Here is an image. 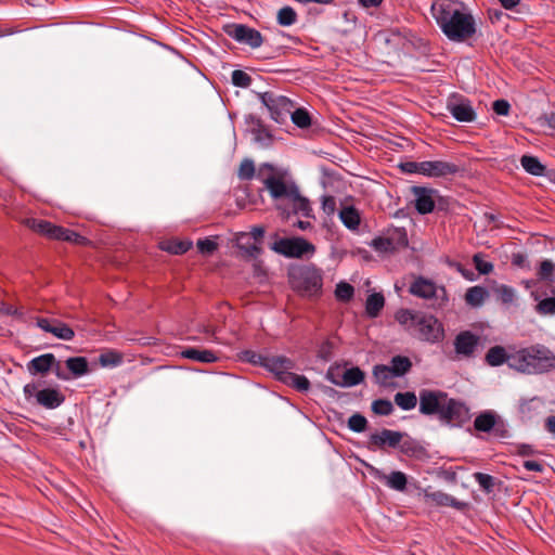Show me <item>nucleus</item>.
<instances>
[{
    "mask_svg": "<svg viewBox=\"0 0 555 555\" xmlns=\"http://www.w3.org/2000/svg\"><path fill=\"white\" fill-rule=\"evenodd\" d=\"M257 179L263 183L275 208L284 217H313L310 201L301 195L297 183L292 178L276 172L271 164L264 163L259 167Z\"/></svg>",
    "mask_w": 555,
    "mask_h": 555,
    "instance_id": "nucleus-1",
    "label": "nucleus"
},
{
    "mask_svg": "<svg viewBox=\"0 0 555 555\" xmlns=\"http://www.w3.org/2000/svg\"><path fill=\"white\" fill-rule=\"evenodd\" d=\"M431 13L442 34L450 41L464 42L476 34V21L461 1L435 0Z\"/></svg>",
    "mask_w": 555,
    "mask_h": 555,
    "instance_id": "nucleus-2",
    "label": "nucleus"
},
{
    "mask_svg": "<svg viewBox=\"0 0 555 555\" xmlns=\"http://www.w3.org/2000/svg\"><path fill=\"white\" fill-rule=\"evenodd\" d=\"M511 369L526 374H543L555 369V353L544 345H534L512 353Z\"/></svg>",
    "mask_w": 555,
    "mask_h": 555,
    "instance_id": "nucleus-3",
    "label": "nucleus"
},
{
    "mask_svg": "<svg viewBox=\"0 0 555 555\" xmlns=\"http://www.w3.org/2000/svg\"><path fill=\"white\" fill-rule=\"evenodd\" d=\"M293 289L306 298H319L323 293L324 273L317 266L309 263L298 266L289 271Z\"/></svg>",
    "mask_w": 555,
    "mask_h": 555,
    "instance_id": "nucleus-4",
    "label": "nucleus"
},
{
    "mask_svg": "<svg viewBox=\"0 0 555 555\" xmlns=\"http://www.w3.org/2000/svg\"><path fill=\"white\" fill-rule=\"evenodd\" d=\"M409 292L416 297L431 300L434 308H442L449 300L444 286L437 285L423 276H418L411 283Z\"/></svg>",
    "mask_w": 555,
    "mask_h": 555,
    "instance_id": "nucleus-5",
    "label": "nucleus"
},
{
    "mask_svg": "<svg viewBox=\"0 0 555 555\" xmlns=\"http://www.w3.org/2000/svg\"><path fill=\"white\" fill-rule=\"evenodd\" d=\"M411 334L420 340L429 344H437L443 339L444 328L436 317L418 312V317H416V322Z\"/></svg>",
    "mask_w": 555,
    "mask_h": 555,
    "instance_id": "nucleus-6",
    "label": "nucleus"
},
{
    "mask_svg": "<svg viewBox=\"0 0 555 555\" xmlns=\"http://www.w3.org/2000/svg\"><path fill=\"white\" fill-rule=\"evenodd\" d=\"M258 99L276 122H284L295 107V103L289 98L275 91L258 93Z\"/></svg>",
    "mask_w": 555,
    "mask_h": 555,
    "instance_id": "nucleus-7",
    "label": "nucleus"
},
{
    "mask_svg": "<svg viewBox=\"0 0 555 555\" xmlns=\"http://www.w3.org/2000/svg\"><path fill=\"white\" fill-rule=\"evenodd\" d=\"M271 249L287 258H301L315 251L314 245L302 237L279 238L272 244Z\"/></svg>",
    "mask_w": 555,
    "mask_h": 555,
    "instance_id": "nucleus-8",
    "label": "nucleus"
},
{
    "mask_svg": "<svg viewBox=\"0 0 555 555\" xmlns=\"http://www.w3.org/2000/svg\"><path fill=\"white\" fill-rule=\"evenodd\" d=\"M470 418L469 408L462 401L448 398L438 420L449 426H462Z\"/></svg>",
    "mask_w": 555,
    "mask_h": 555,
    "instance_id": "nucleus-9",
    "label": "nucleus"
},
{
    "mask_svg": "<svg viewBox=\"0 0 555 555\" xmlns=\"http://www.w3.org/2000/svg\"><path fill=\"white\" fill-rule=\"evenodd\" d=\"M446 107L459 122H472L477 118L472 102L461 94L452 93L447 100Z\"/></svg>",
    "mask_w": 555,
    "mask_h": 555,
    "instance_id": "nucleus-10",
    "label": "nucleus"
},
{
    "mask_svg": "<svg viewBox=\"0 0 555 555\" xmlns=\"http://www.w3.org/2000/svg\"><path fill=\"white\" fill-rule=\"evenodd\" d=\"M449 396L442 390L422 389L418 393L420 413L439 416Z\"/></svg>",
    "mask_w": 555,
    "mask_h": 555,
    "instance_id": "nucleus-11",
    "label": "nucleus"
},
{
    "mask_svg": "<svg viewBox=\"0 0 555 555\" xmlns=\"http://www.w3.org/2000/svg\"><path fill=\"white\" fill-rule=\"evenodd\" d=\"M480 343L479 336L470 331L460 332L454 340V356L453 360L472 359L475 357Z\"/></svg>",
    "mask_w": 555,
    "mask_h": 555,
    "instance_id": "nucleus-12",
    "label": "nucleus"
},
{
    "mask_svg": "<svg viewBox=\"0 0 555 555\" xmlns=\"http://www.w3.org/2000/svg\"><path fill=\"white\" fill-rule=\"evenodd\" d=\"M228 35L235 41L247 44L253 49L259 48L263 42L261 34L257 29L244 24L230 26Z\"/></svg>",
    "mask_w": 555,
    "mask_h": 555,
    "instance_id": "nucleus-13",
    "label": "nucleus"
},
{
    "mask_svg": "<svg viewBox=\"0 0 555 555\" xmlns=\"http://www.w3.org/2000/svg\"><path fill=\"white\" fill-rule=\"evenodd\" d=\"M36 325L41 331L52 334L57 339L72 340L75 337L74 330L57 319L38 318Z\"/></svg>",
    "mask_w": 555,
    "mask_h": 555,
    "instance_id": "nucleus-14",
    "label": "nucleus"
},
{
    "mask_svg": "<svg viewBox=\"0 0 555 555\" xmlns=\"http://www.w3.org/2000/svg\"><path fill=\"white\" fill-rule=\"evenodd\" d=\"M423 176L428 178H443L454 176L460 171L456 164L444 160H424Z\"/></svg>",
    "mask_w": 555,
    "mask_h": 555,
    "instance_id": "nucleus-15",
    "label": "nucleus"
},
{
    "mask_svg": "<svg viewBox=\"0 0 555 555\" xmlns=\"http://www.w3.org/2000/svg\"><path fill=\"white\" fill-rule=\"evenodd\" d=\"M327 379L340 387H352L361 384L364 379V373L359 367L347 369L338 378V370L330 369L326 374Z\"/></svg>",
    "mask_w": 555,
    "mask_h": 555,
    "instance_id": "nucleus-16",
    "label": "nucleus"
},
{
    "mask_svg": "<svg viewBox=\"0 0 555 555\" xmlns=\"http://www.w3.org/2000/svg\"><path fill=\"white\" fill-rule=\"evenodd\" d=\"M68 373L61 370L57 365L55 375L63 380H68L72 377L77 378L86 375L89 372L88 361L85 357H72L65 361Z\"/></svg>",
    "mask_w": 555,
    "mask_h": 555,
    "instance_id": "nucleus-17",
    "label": "nucleus"
},
{
    "mask_svg": "<svg viewBox=\"0 0 555 555\" xmlns=\"http://www.w3.org/2000/svg\"><path fill=\"white\" fill-rule=\"evenodd\" d=\"M294 366V362L284 356H268L263 363V367L273 373L282 383L285 382L286 375L291 374Z\"/></svg>",
    "mask_w": 555,
    "mask_h": 555,
    "instance_id": "nucleus-18",
    "label": "nucleus"
},
{
    "mask_svg": "<svg viewBox=\"0 0 555 555\" xmlns=\"http://www.w3.org/2000/svg\"><path fill=\"white\" fill-rule=\"evenodd\" d=\"M550 297H543L547 294V292H541L539 288H535L531 292V296L538 305L535 306V311L541 315H555V287H548Z\"/></svg>",
    "mask_w": 555,
    "mask_h": 555,
    "instance_id": "nucleus-19",
    "label": "nucleus"
},
{
    "mask_svg": "<svg viewBox=\"0 0 555 555\" xmlns=\"http://www.w3.org/2000/svg\"><path fill=\"white\" fill-rule=\"evenodd\" d=\"M413 194L415 195V209L421 215L430 214L435 208V201L433 194L435 190L424 186H413Z\"/></svg>",
    "mask_w": 555,
    "mask_h": 555,
    "instance_id": "nucleus-20",
    "label": "nucleus"
},
{
    "mask_svg": "<svg viewBox=\"0 0 555 555\" xmlns=\"http://www.w3.org/2000/svg\"><path fill=\"white\" fill-rule=\"evenodd\" d=\"M64 400V396L54 388H44L36 393V402L50 410L59 408Z\"/></svg>",
    "mask_w": 555,
    "mask_h": 555,
    "instance_id": "nucleus-21",
    "label": "nucleus"
},
{
    "mask_svg": "<svg viewBox=\"0 0 555 555\" xmlns=\"http://www.w3.org/2000/svg\"><path fill=\"white\" fill-rule=\"evenodd\" d=\"M402 439L400 431L383 429L379 433L370 436V442L375 447L383 448L385 446L396 448Z\"/></svg>",
    "mask_w": 555,
    "mask_h": 555,
    "instance_id": "nucleus-22",
    "label": "nucleus"
},
{
    "mask_svg": "<svg viewBox=\"0 0 555 555\" xmlns=\"http://www.w3.org/2000/svg\"><path fill=\"white\" fill-rule=\"evenodd\" d=\"M55 363V357L52 353H44L34 358L27 364L28 372L33 375L44 374L49 372Z\"/></svg>",
    "mask_w": 555,
    "mask_h": 555,
    "instance_id": "nucleus-23",
    "label": "nucleus"
},
{
    "mask_svg": "<svg viewBox=\"0 0 555 555\" xmlns=\"http://www.w3.org/2000/svg\"><path fill=\"white\" fill-rule=\"evenodd\" d=\"M388 488L396 491H404L408 485L406 475L402 472L395 470L388 475H376Z\"/></svg>",
    "mask_w": 555,
    "mask_h": 555,
    "instance_id": "nucleus-24",
    "label": "nucleus"
},
{
    "mask_svg": "<svg viewBox=\"0 0 555 555\" xmlns=\"http://www.w3.org/2000/svg\"><path fill=\"white\" fill-rule=\"evenodd\" d=\"M499 416L495 412L487 410L478 414L474 421V428L481 433H491Z\"/></svg>",
    "mask_w": 555,
    "mask_h": 555,
    "instance_id": "nucleus-25",
    "label": "nucleus"
},
{
    "mask_svg": "<svg viewBox=\"0 0 555 555\" xmlns=\"http://www.w3.org/2000/svg\"><path fill=\"white\" fill-rule=\"evenodd\" d=\"M181 356L185 359L202 363H214L218 360V357L215 352L207 349H197L193 347L183 349L181 351Z\"/></svg>",
    "mask_w": 555,
    "mask_h": 555,
    "instance_id": "nucleus-26",
    "label": "nucleus"
},
{
    "mask_svg": "<svg viewBox=\"0 0 555 555\" xmlns=\"http://www.w3.org/2000/svg\"><path fill=\"white\" fill-rule=\"evenodd\" d=\"M511 358L512 353L508 354L505 348L501 346L491 347L486 354V361L491 366H499L503 363H507L511 367Z\"/></svg>",
    "mask_w": 555,
    "mask_h": 555,
    "instance_id": "nucleus-27",
    "label": "nucleus"
},
{
    "mask_svg": "<svg viewBox=\"0 0 555 555\" xmlns=\"http://www.w3.org/2000/svg\"><path fill=\"white\" fill-rule=\"evenodd\" d=\"M385 306V297L380 293H373L367 296L365 301V312L367 317L377 318Z\"/></svg>",
    "mask_w": 555,
    "mask_h": 555,
    "instance_id": "nucleus-28",
    "label": "nucleus"
},
{
    "mask_svg": "<svg viewBox=\"0 0 555 555\" xmlns=\"http://www.w3.org/2000/svg\"><path fill=\"white\" fill-rule=\"evenodd\" d=\"M489 293L488 291L482 286H473L469 287L466 291L465 294V301L467 305L472 307H481L485 302V300L488 298Z\"/></svg>",
    "mask_w": 555,
    "mask_h": 555,
    "instance_id": "nucleus-29",
    "label": "nucleus"
},
{
    "mask_svg": "<svg viewBox=\"0 0 555 555\" xmlns=\"http://www.w3.org/2000/svg\"><path fill=\"white\" fill-rule=\"evenodd\" d=\"M50 238L74 243H80L85 240V237L78 233L55 224H53L52 231L50 232Z\"/></svg>",
    "mask_w": 555,
    "mask_h": 555,
    "instance_id": "nucleus-30",
    "label": "nucleus"
},
{
    "mask_svg": "<svg viewBox=\"0 0 555 555\" xmlns=\"http://www.w3.org/2000/svg\"><path fill=\"white\" fill-rule=\"evenodd\" d=\"M388 366L395 377H400L411 370L412 362L408 357L396 356L391 359L390 364Z\"/></svg>",
    "mask_w": 555,
    "mask_h": 555,
    "instance_id": "nucleus-31",
    "label": "nucleus"
},
{
    "mask_svg": "<svg viewBox=\"0 0 555 555\" xmlns=\"http://www.w3.org/2000/svg\"><path fill=\"white\" fill-rule=\"evenodd\" d=\"M339 217L344 225L350 230L358 229L360 224V215L354 207H345L340 210Z\"/></svg>",
    "mask_w": 555,
    "mask_h": 555,
    "instance_id": "nucleus-32",
    "label": "nucleus"
},
{
    "mask_svg": "<svg viewBox=\"0 0 555 555\" xmlns=\"http://www.w3.org/2000/svg\"><path fill=\"white\" fill-rule=\"evenodd\" d=\"M237 247L244 251L248 258H257L261 251V248L249 241L247 233H241L237 237Z\"/></svg>",
    "mask_w": 555,
    "mask_h": 555,
    "instance_id": "nucleus-33",
    "label": "nucleus"
},
{
    "mask_svg": "<svg viewBox=\"0 0 555 555\" xmlns=\"http://www.w3.org/2000/svg\"><path fill=\"white\" fill-rule=\"evenodd\" d=\"M418 312L420 311L400 309L396 312L395 319L400 325L404 326L405 330L411 333L415 325L416 317H418Z\"/></svg>",
    "mask_w": 555,
    "mask_h": 555,
    "instance_id": "nucleus-34",
    "label": "nucleus"
},
{
    "mask_svg": "<svg viewBox=\"0 0 555 555\" xmlns=\"http://www.w3.org/2000/svg\"><path fill=\"white\" fill-rule=\"evenodd\" d=\"M395 403L403 411L413 410L417 404V397L412 391L397 392L393 397Z\"/></svg>",
    "mask_w": 555,
    "mask_h": 555,
    "instance_id": "nucleus-35",
    "label": "nucleus"
},
{
    "mask_svg": "<svg viewBox=\"0 0 555 555\" xmlns=\"http://www.w3.org/2000/svg\"><path fill=\"white\" fill-rule=\"evenodd\" d=\"M520 164L528 173L533 176H543L545 171V167L534 156L524 155L520 158Z\"/></svg>",
    "mask_w": 555,
    "mask_h": 555,
    "instance_id": "nucleus-36",
    "label": "nucleus"
},
{
    "mask_svg": "<svg viewBox=\"0 0 555 555\" xmlns=\"http://www.w3.org/2000/svg\"><path fill=\"white\" fill-rule=\"evenodd\" d=\"M426 498L440 506H454L460 508L463 504L457 502L453 496L441 491L426 493Z\"/></svg>",
    "mask_w": 555,
    "mask_h": 555,
    "instance_id": "nucleus-37",
    "label": "nucleus"
},
{
    "mask_svg": "<svg viewBox=\"0 0 555 555\" xmlns=\"http://www.w3.org/2000/svg\"><path fill=\"white\" fill-rule=\"evenodd\" d=\"M102 367H117L122 363V354L116 350H107L99 356Z\"/></svg>",
    "mask_w": 555,
    "mask_h": 555,
    "instance_id": "nucleus-38",
    "label": "nucleus"
},
{
    "mask_svg": "<svg viewBox=\"0 0 555 555\" xmlns=\"http://www.w3.org/2000/svg\"><path fill=\"white\" fill-rule=\"evenodd\" d=\"M288 115L291 116L293 124L298 128L306 129L311 126V116L305 108L292 109Z\"/></svg>",
    "mask_w": 555,
    "mask_h": 555,
    "instance_id": "nucleus-39",
    "label": "nucleus"
},
{
    "mask_svg": "<svg viewBox=\"0 0 555 555\" xmlns=\"http://www.w3.org/2000/svg\"><path fill=\"white\" fill-rule=\"evenodd\" d=\"M538 278L539 281L553 283L555 281V263L548 259L543 260L538 269Z\"/></svg>",
    "mask_w": 555,
    "mask_h": 555,
    "instance_id": "nucleus-40",
    "label": "nucleus"
},
{
    "mask_svg": "<svg viewBox=\"0 0 555 555\" xmlns=\"http://www.w3.org/2000/svg\"><path fill=\"white\" fill-rule=\"evenodd\" d=\"M493 292L502 304L509 305L512 304L516 298V291L505 284L498 285L493 288Z\"/></svg>",
    "mask_w": 555,
    "mask_h": 555,
    "instance_id": "nucleus-41",
    "label": "nucleus"
},
{
    "mask_svg": "<svg viewBox=\"0 0 555 555\" xmlns=\"http://www.w3.org/2000/svg\"><path fill=\"white\" fill-rule=\"evenodd\" d=\"M334 294L338 301L348 302L353 298L354 287L347 282L340 281L336 284Z\"/></svg>",
    "mask_w": 555,
    "mask_h": 555,
    "instance_id": "nucleus-42",
    "label": "nucleus"
},
{
    "mask_svg": "<svg viewBox=\"0 0 555 555\" xmlns=\"http://www.w3.org/2000/svg\"><path fill=\"white\" fill-rule=\"evenodd\" d=\"M284 384L294 387L298 391H307L310 388V382L306 376L297 375L292 372L289 375H286Z\"/></svg>",
    "mask_w": 555,
    "mask_h": 555,
    "instance_id": "nucleus-43",
    "label": "nucleus"
},
{
    "mask_svg": "<svg viewBox=\"0 0 555 555\" xmlns=\"http://www.w3.org/2000/svg\"><path fill=\"white\" fill-rule=\"evenodd\" d=\"M276 20L281 26H292L297 21V14L293 8L283 7L279 10Z\"/></svg>",
    "mask_w": 555,
    "mask_h": 555,
    "instance_id": "nucleus-44",
    "label": "nucleus"
},
{
    "mask_svg": "<svg viewBox=\"0 0 555 555\" xmlns=\"http://www.w3.org/2000/svg\"><path fill=\"white\" fill-rule=\"evenodd\" d=\"M27 224L37 233H40L50 238V232L52 231L53 223L41 219H29Z\"/></svg>",
    "mask_w": 555,
    "mask_h": 555,
    "instance_id": "nucleus-45",
    "label": "nucleus"
},
{
    "mask_svg": "<svg viewBox=\"0 0 555 555\" xmlns=\"http://www.w3.org/2000/svg\"><path fill=\"white\" fill-rule=\"evenodd\" d=\"M372 411L375 414L387 416L393 412V405L387 399H377L372 402Z\"/></svg>",
    "mask_w": 555,
    "mask_h": 555,
    "instance_id": "nucleus-46",
    "label": "nucleus"
},
{
    "mask_svg": "<svg viewBox=\"0 0 555 555\" xmlns=\"http://www.w3.org/2000/svg\"><path fill=\"white\" fill-rule=\"evenodd\" d=\"M237 177L241 180H251L255 177V164L251 159H244L238 168Z\"/></svg>",
    "mask_w": 555,
    "mask_h": 555,
    "instance_id": "nucleus-47",
    "label": "nucleus"
},
{
    "mask_svg": "<svg viewBox=\"0 0 555 555\" xmlns=\"http://www.w3.org/2000/svg\"><path fill=\"white\" fill-rule=\"evenodd\" d=\"M366 425H367L366 418L359 413L352 414L348 420V427L350 430H352L354 433L364 431L366 428Z\"/></svg>",
    "mask_w": 555,
    "mask_h": 555,
    "instance_id": "nucleus-48",
    "label": "nucleus"
},
{
    "mask_svg": "<svg viewBox=\"0 0 555 555\" xmlns=\"http://www.w3.org/2000/svg\"><path fill=\"white\" fill-rule=\"evenodd\" d=\"M373 375L379 384H386L388 379L395 377L390 372L389 366L384 364L375 365L373 369Z\"/></svg>",
    "mask_w": 555,
    "mask_h": 555,
    "instance_id": "nucleus-49",
    "label": "nucleus"
},
{
    "mask_svg": "<svg viewBox=\"0 0 555 555\" xmlns=\"http://www.w3.org/2000/svg\"><path fill=\"white\" fill-rule=\"evenodd\" d=\"M474 479L479 485V487L486 492H491L493 490L494 478L491 475L483 473H475Z\"/></svg>",
    "mask_w": 555,
    "mask_h": 555,
    "instance_id": "nucleus-50",
    "label": "nucleus"
},
{
    "mask_svg": "<svg viewBox=\"0 0 555 555\" xmlns=\"http://www.w3.org/2000/svg\"><path fill=\"white\" fill-rule=\"evenodd\" d=\"M231 80L235 87L241 88H247L251 82L250 76L247 73L240 69H235L232 72Z\"/></svg>",
    "mask_w": 555,
    "mask_h": 555,
    "instance_id": "nucleus-51",
    "label": "nucleus"
},
{
    "mask_svg": "<svg viewBox=\"0 0 555 555\" xmlns=\"http://www.w3.org/2000/svg\"><path fill=\"white\" fill-rule=\"evenodd\" d=\"M475 268L481 274H489L493 270V264L483 259L481 254H476L473 257Z\"/></svg>",
    "mask_w": 555,
    "mask_h": 555,
    "instance_id": "nucleus-52",
    "label": "nucleus"
},
{
    "mask_svg": "<svg viewBox=\"0 0 555 555\" xmlns=\"http://www.w3.org/2000/svg\"><path fill=\"white\" fill-rule=\"evenodd\" d=\"M492 433L495 437L501 439H505L511 436L507 423L500 416L495 422V427L492 429Z\"/></svg>",
    "mask_w": 555,
    "mask_h": 555,
    "instance_id": "nucleus-53",
    "label": "nucleus"
},
{
    "mask_svg": "<svg viewBox=\"0 0 555 555\" xmlns=\"http://www.w3.org/2000/svg\"><path fill=\"white\" fill-rule=\"evenodd\" d=\"M196 245L203 254H212L218 248V244L210 238L198 240Z\"/></svg>",
    "mask_w": 555,
    "mask_h": 555,
    "instance_id": "nucleus-54",
    "label": "nucleus"
},
{
    "mask_svg": "<svg viewBox=\"0 0 555 555\" xmlns=\"http://www.w3.org/2000/svg\"><path fill=\"white\" fill-rule=\"evenodd\" d=\"M243 357L247 362L263 367L264 359H267L268 356H263L251 350H246L243 352Z\"/></svg>",
    "mask_w": 555,
    "mask_h": 555,
    "instance_id": "nucleus-55",
    "label": "nucleus"
},
{
    "mask_svg": "<svg viewBox=\"0 0 555 555\" xmlns=\"http://www.w3.org/2000/svg\"><path fill=\"white\" fill-rule=\"evenodd\" d=\"M254 139L262 146H269L271 144L272 137L267 130L257 129L254 130Z\"/></svg>",
    "mask_w": 555,
    "mask_h": 555,
    "instance_id": "nucleus-56",
    "label": "nucleus"
},
{
    "mask_svg": "<svg viewBox=\"0 0 555 555\" xmlns=\"http://www.w3.org/2000/svg\"><path fill=\"white\" fill-rule=\"evenodd\" d=\"M400 167L406 173H418L423 176V162H406L401 164Z\"/></svg>",
    "mask_w": 555,
    "mask_h": 555,
    "instance_id": "nucleus-57",
    "label": "nucleus"
},
{
    "mask_svg": "<svg viewBox=\"0 0 555 555\" xmlns=\"http://www.w3.org/2000/svg\"><path fill=\"white\" fill-rule=\"evenodd\" d=\"M493 111L500 116H506L509 113L511 105L506 100H496L493 102Z\"/></svg>",
    "mask_w": 555,
    "mask_h": 555,
    "instance_id": "nucleus-58",
    "label": "nucleus"
},
{
    "mask_svg": "<svg viewBox=\"0 0 555 555\" xmlns=\"http://www.w3.org/2000/svg\"><path fill=\"white\" fill-rule=\"evenodd\" d=\"M190 242H175L169 247H167V250L175 255H181L189 250L191 247Z\"/></svg>",
    "mask_w": 555,
    "mask_h": 555,
    "instance_id": "nucleus-59",
    "label": "nucleus"
},
{
    "mask_svg": "<svg viewBox=\"0 0 555 555\" xmlns=\"http://www.w3.org/2000/svg\"><path fill=\"white\" fill-rule=\"evenodd\" d=\"M538 401L537 398H532V399H529V400H522L520 402V405H519V411L521 414L526 415V416H529V413L532 409V405L533 403Z\"/></svg>",
    "mask_w": 555,
    "mask_h": 555,
    "instance_id": "nucleus-60",
    "label": "nucleus"
},
{
    "mask_svg": "<svg viewBox=\"0 0 555 555\" xmlns=\"http://www.w3.org/2000/svg\"><path fill=\"white\" fill-rule=\"evenodd\" d=\"M24 395L26 400H30L33 397L36 398V393L39 391L38 386L35 383H29L24 386Z\"/></svg>",
    "mask_w": 555,
    "mask_h": 555,
    "instance_id": "nucleus-61",
    "label": "nucleus"
},
{
    "mask_svg": "<svg viewBox=\"0 0 555 555\" xmlns=\"http://www.w3.org/2000/svg\"><path fill=\"white\" fill-rule=\"evenodd\" d=\"M0 312L1 313H4L7 315H17V317H21L22 313L18 312V310L11 306V305H7L4 302H0Z\"/></svg>",
    "mask_w": 555,
    "mask_h": 555,
    "instance_id": "nucleus-62",
    "label": "nucleus"
},
{
    "mask_svg": "<svg viewBox=\"0 0 555 555\" xmlns=\"http://www.w3.org/2000/svg\"><path fill=\"white\" fill-rule=\"evenodd\" d=\"M199 331L206 335H208V339L210 341L219 343L218 337L216 336V327L210 325H203Z\"/></svg>",
    "mask_w": 555,
    "mask_h": 555,
    "instance_id": "nucleus-63",
    "label": "nucleus"
},
{
    "mask_svg": "<svg viewBox=\"0 0 555 555\" xmlns=\"http://www.w3.org/2000/svg\"><path fill=\"white\" fill-rule=\"evenodd\" d=\"M534 452L535 450L530 444L522 443L517 447V453L521 456H529L534 454Z\"/></svg>",
    "mask_w": 555,
    "mask_h": 555,
    "instance_id": "nucleus-64",
    "label": "nucleus"
}]
</instances>
